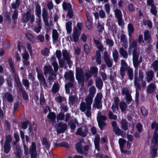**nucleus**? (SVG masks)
<instances>
[{
	"instance_id": "obj_1",
	"label": "nucleus",
	"mask_w": 158,
	"mask_h": 158,
	"mask_svg": "<svg viewBox=\"0 0 158 158\" xmlns=\"http://www.w3.org/2000/svg\"><path fill=\"white\" fill-rule=\"evenodd\" d=\"M94 44L97 46V48L98 50L96 52V62L98 64H100L101 63V52L104 49V46L102 43L98 40L94 39Z\"/></svg>"
},
{
	"instance_id": "obj_2",
	"label": "nucleus",
	"mask_w": 158,
	"mask_h": 158,
	"mask_svg": "<svg viewBox=\"0 0 158 158\" xmlns=\"http://www.w3.org/2000/svg\"><path fill=\"white\" fill-rule=\"evenodd\" d=\"M31 10L29 9L23 14L22 21L23 23H27L29 20L31 23H33L34 22L35 16L33 14L31 15Z\"/></svg>"
},
{
	"instance_id": "obj_3",
	"label": "nucleus",
	"mask_w": 158,
	"mask_h": 158,
	"mask_svg": "<svg viewBox=\"0 0 158 158\" xmlns=\"http://www.w3.org/2000/svg\"><path fill=\"white\" fill-rule=\"evenodd\" d=\"M139 54L137 52V49H134L132 52L133 63L135 68L138 67L142 62V57L140 56L139 59Z\"/></svg>"
},
{
	"instance_id": "obj_4",
	"label": "nucleus",
	"mask_w": 158,
	"mask_h": 158,
	"mask_svg": "<svg viewBox=\"0 0 158 158\" xmlns=\"http://www.w3.org/2000/svg\"><path fill=\"white\" fill-rule=\"evenodd\" d=\"M144 76L142 70L140 69L139 70V77L138 78V73L135 72L134 75V84L135 86H136L137 88L138 89H140V85L139 82H140L143 78Z\"/></svg>"
},
{
	"instance_id": "obj_5",
	"label": "nucleus",
	"mask_w": 158,
	"mask_h": 158,
	"mask_svg": "<svg viewBox=\"0 0 158 158\" xmlns=\"http://www.w3.org/2000/svg\"><path fill=\"white\" fill-rule=\"evenodd\" d=\"M117 123L115 121H113L111 123L112 126L113 127V130L115 134L118 136L121 135L123 138L126 137V134L125 132L121 130L120 129L117 127Z\"/></svg>"
},
{
	"instance_id": "obj_6",
	"label": "nucleus",
	"mask_w": 158,
	"mask_h": 158,
	"mask_svg": "<svg viewBox=\"0 0 158 158\" xmlns=\"http://www.w3.org/2000/svg\"><path fill=\"white\" fill-rule=\"evenodd\" d=\"M62 7L63 9L66 11L68 9L67 15L70 18H72L73 16V11L72 9V6L70 3H67L65 1L63 2L62 4Z\"/></svg>"
},
{
	"instance_id": "obj_7",
	"label": "nucleus",
	"mask_w": 158,
	"mask_h": 158,
	"mask_svg": "<svg viewBox=\"0 0 158 158\" xmlns=\"http://www.w3.org/2000/svg\"><path fill=\"white\" fill-rule=\"evenodd\" d=\"M152 129L155 128L153 134V139L154 140L155 144H157L158 143V123H156L155 121L152 123L151 125Z\"/></svg>"
},
{
	"instance_id": "obj_8",
	"label": "nucleus",
	"mask_w": 158,
	"mask_h": 158,
	"mask_svg": "<svg viewBox=\"0 0 158 158\" xmlns=\"http://www.w3.org/2000/svg\"><path fill=\"white\" fill-rule=\"evenodd\" d=\"M35 15L38 18L37 21V25L41 26V7L40 5L38 3H37L35 5Z\"/></svg>"
},
{
	"instance_id": "obj_9",
	"label": "nucleus",
	"mask_w": 158,
	"mask_h": 158,
	"mask_svg": "<svg viewBox=\"0 0 158 158\" xmlns=\"http://www.w3.org/2000/svg\"><path fill=\"white\" fill-rule=\"evenodd\" d=\"M103 58L108 68L112 67L113 65V60L110 59L108 52L105 51L104 53Z\"/></svg>"
},
{
	"instance_id": "obj_10",
	"label": "nucleus",
	"mask_w": 158,
	"mask_h": 158,
	"mask_svg": "<svg viewBox=\"0 0 158 158\" xmlns=\"http://www.w3.org/2000/svg\"><path fill=\"white\" fill-rule=\"evenodd\" d=\"M147 4L148 5L151 6L150 12L152 15L156 16L157 13V11L156 10V6L154 4V0H147Z\"/></svg>"
},
{
	"instance_id": "obj_11",
	"label": "nucleus",
	"mask_w": 158,
	"mask_h": 158,
	"mask_svg": "<svg viewBox=\"0 0 158 158\" xmlns=\"http://www.w3.org/2000/svg\"><path fill=\"white\" fill-rule=\"evenodd\" d=\"M42 16L43 22L45 25L46 26H49V24L48 22L49 15L47 10L44 7L42 9Z\"/></svg>"
},
{
	"instance_id": "obj_12",
	"label": "nucleus",
	"mask_w": 158,
	"mask_h": 158,
	"mask_svg": "<svg viewBox=\"0 0 158 158\" xmlns=\"http://www.w3.org/2000/svg\"><path fill=\"white\" fill-rule=\"evenodd\" d=\"M29 152L31 158H37V152L36 151V145L34 142H32L30 149Z\"/></svg>"
},
{
	"instance_id": "obj_13",
	"label": "nucleus",
	"mask_w": 158,
	"mask_h": 158,
	"mask_svg": "<svg viewBox=\"0 0 158 158\" xmlns=\"http://www.w3.org/2000/svg\"><path fill=\"white\" fill-rule=\"evenodd\" d=\"M58 127L59 128L57 129V132L59 134L64 133L67 128V125L62 122L58 123Z\"/></svg>"
},
{
	"instance_id": "obj_14",
	"label": "nucleus",
	"mask_w": 158,
	"mask_h": 158,
	"mask_svg": "<svg viewBox=\"0 0 158 158\" xmlns=\"http://www.w3.org/2000/svg\"><path fill=\"white\" fill-rule=\"evenodd\" d=\"M64 77L65 80L70 82H74V77L73 72L71 70L65 72L64 75Z\"/></svg>"
},
{
	"instance_id": "obj_15",
	"label": "nucleus",
	"mask_w": 158,
	"mask_h": 158,
	"mask_svg": "<svg viewBox=\"0 0 158 158\" xmlns=\"http://www.w3.org/2000/svg\"><path fill=\"white\" fill-rule=\"evenodd\" d=\"M156 88V85L154 83H151L148 86L147 92L148 94H151L153 93Z\"/></svg>"
},
{
	"instance_id": "obj_16",
	"label": "nucleus",
	"mask_w": 158,
	"mask_h": 158,
	"mask_svg": "<svg viewBox=\"0 0 158 158\" xmlns=\"http://www.w3.org/2000/svg\"><path fill=\"white\" fill-rule=\"evenodd\" d=\"M36 71L37 73V78L38 80L45 85H47V83L43 74L41 73H39V71L37 69H36Z\"/></svg>"
},
{
	"instance_id": "obj_17",
	"label": "nucleus",
	"mask_w": 158,
	"mask_h": 158,
	"mask_svg": "<svg viewBox=\"0 0 158 158\" xmlns=\"http://www.w3.org/2000/svg\"><path fill=\"white\" fill-rule=\"evenodd\" d=\"M95 85L99 89H101L103 85V81L100 77H97L95 79Z\"/></svg>"
},
{
	"instance_id": "obj_18",
	"label": "nucleus",
	"mask_w": 158,
	"mask_h": 158,
	"mask_svg": "<svg viewBox=\"0 0 158 158\" xmlns=\"http://www.w3.org/2000/svg\"><path fill=\"white\" fill-rule=\"evenodd\" d=\"M42 144L43 145L45 146L46 149L49 150L51 146V143L49 140H48L45 137H44L41 141Z\"/></svg>"
},
{
	"instance_id": "obj_19",
	"label": "nucleus",
	"mask_w": 158,
	"mask_h": 158,
	"mask_svg": "<svg viewBox=\"0 0 158 158\" xmlns=\"http://www.w3.org/2000/svg\"><path fill=\"white\" fill-rule=\"evenodd\" d=\"M154 75V73L152 70L148 71L146 73L147 81L148 82L151 81L153 80Z\"/></svg>"
},
{
	"instance_id": "obj_20",
	"label": "nucleus",
	"mask_w": 158,
	"mask_h": 158,
	"mask_svg": "<svg viewBox=\"0 0 158 158\" xmlns=\"http://www.w3.org/2000/svg\"><path fill=\"white\" fill-rule=\"evenodd\" d=\"M80 35V33L77 28H75L73 31V41L77 43L78 41Z\"/></svg>"
},
{
	"instance_id": "obj_21",
	"label": "nucleus",
	"mask_w": 158,
	"mask_h": 158,
	"mask_svg": "<svg viewBox=\"0 0 158 158\" xmlns=\"http://www.w3.org/2000/svg\"><path fill=\"white\" fill-rule=\"evenodd\" d=\"M82 147V145L80 143L78 142L75 144V148L77 152L81 155L84 154Z\"/></svg>"
},
{
	"instance_id": "obj_22",
	"label": "nucleus",
	"mask_w": 158,
	"mask_h": 158,
	"mask_svg": "<svg viewBox=\"0 0 158 158\" xmlns=\"http://www.w3.org/2000/svg\"><path fill=\"white\" fill-rule=\"evenodd\" d=\"M56 114L54 112H49L48 116L47 118L50 119L53 123H56Z\"/></svg>"
},
{
	"instance_id": "obj_23",
	"label": "nucleus",
	"mask_w": 158,
	"mask_h": 158,
	"mask_svg": "<svg viewBox=\"0 0 158 158\" xmlns=\"http://www.w3.org/2000/svg\"><path fill=\"white\" fill-rule=\"evenodd\" d=\"M144 35V40L148 41L147 44L149 43L152 40V37L150 34L149 31L148 30L145 31Z\"/></svg>"
},
{
	"instance_id": "obj_24",
	"label": "nucleus",
	"mask_w": 158,
	"mask_h": 158,
	"mask_svg": "<svg viewBox=\"0 0 158 158\" xmlns=\"http://www.w3.org/2000/svg\"><path fill=\"white\" fill-rule=\"evenodd\" d=\"M88 130H87L86 132H84L82 131V129L81 127H79L76 132V134L77 135H80L83 137H85L87 136V132Z\"/></svg>"
},
{
	"instance_id": "obj_25",
	"label": "nucleus",
	"mask_w": 158,
	"mask_h": 158,
	"mask_svg": "<svg viewBox=\"0 0 158 158\" xmlns=\"http://www.w3.org/2000/svg\"><path fill=\"white\" fill-rule=\"evenodd\" d=\"M25 36L32 43H34L36 41L35 37L31 34L27 33L25 34Z\"/></svg>"
},
{
	"instance_id": "obj_26",
	"label": "nucleus",
	"mask_w": 158,
	"mask_h": 158,
	"mask_svg": "<svg viewBox=\"0 0 158 158\" xmlns=\"http://www.w3.org/2000/svg\"><path fill=\"white\" fill-rule=\"evenodd\" d=\"M89 71L94 77H97L98 72V69L97 67L95 66H92L91 67Z\"/></svg>"
},
{
	"instance_id": "obj_27",
	"label": "nucleus",
	"mask_w": 158,
	"mask_h": 158,
	"mask_svg": "<svg viewBox=\"0 0 158 158\" xmlns=\"http://www.w3.org/2000/svg\"><path fill=\"white\" fill-rule=\"evenodd\" d=\"M5 99H6L7 101L9 102H12L13 100V97L12 94L9 92L5 93L4 96Z\"/></svg>"
},
{
	"instance_id": "obj_28",
	"label": "nucleus",
	"mask_w": 158,
	"mask_h": 158,
	"mask_svg": "<svg viewBox=\"0 0 158 158\" xmlns=\"http://www.w3.org/2000/svg\"><path fill=\"white\" fill-rule=\"evenodd\" d=\"M19 90L21 93L23 99L24 100H28L29 99L28 96L24 89H23L22 87L19 89Z\"/></svg>"
},
{
	"instance_id": "obj_29",
	"label": "nucleus",
	"mask_w": 158,
	"mask_h": 158,
	"mask_svg": "<svg viewBox=\"0 0 158 158\" xmlns=\"http://www.w3.org/2000/svg\"><path fill=\"white\" fill-rule=\"evenodd\" d=\"M60 89V85L58 83H54L53 85L51 90L52 93L56 94Z\"/></svg>"
},
{
	"instance_id": "obj_30",
	"label": "nucleus",
	"mask_w": 158,
	"mask_h": 158,
	"mask_svg": "<svg viewBox=\"0 0 158 158\" xmlns=\"http://www.w3.org/2000/svg\"><path fill=\"white\" fill-rule=\"evenodd\" d=\"M72 22L71 21H68L66 23V28L67 33L70 34L71 33L72 31Z\"/></svg>"
},
{
	"instance_id": "obj_31",
	"label": "nucleus",
	"mask_w": 158,
	"mask_h": 158,
	"mask_svg": "<svg viewBox=\"0 0 158 158\" xmlns=\"http://www.w3.org/2000/svg\"><path fill=\"white\" fill-rule=\"evenodd\" d=\"M120 54L124 58L127 59L128 57V53L126 50L123 48H120L119 50Z\"/></svg>"
},
{
	"instance_id": "obj_32",
	"label": "nucleus",
	"mask_w": 158,
	"mask_h": 158,
	"mask_svg": "<svg viewBox=\"0 0 158 158\" xmlns=\"http://www.w3.org/2000/svg\"><path fill=\"white\" fill-rule=\"evenodd\" d=\"M121 127L125 131L128 129V123L126 119H123L121 121Z\"/></svg>"
},
{
	"instance_id": "obj_33",
	"label": "nucleus",
	"mask_w": 158,
	"mask_h": 158,
	"mask_svg": "<svg viewBox=\"0 0 158 158\" xmlns=\"http://www.w3.org/2000/svg\"><path fill=\"white\" fill-rule=\"evenodd\" d=\"M127 29L128 35L130 37H131L134 31V28L133 25L131 23H129L128 25Z\"/></svg>"
},
{
	"instance_id": "obj_34",
	"label": "nucleus",
	"mask_w": 158,
	"mask_h": 158,
	"mask_svg": "<svg viewBox=\"0 0 158 158\" xmlns=\"http://www.w3.org/2000/svg\"><path fill=\"white\" fill-rule=\"evenodd\" d=\"M52 38L54 42L56 41L58 38V33L57 31L55 29L52 30Z\"/></svg>"
},
{
	"instance_id": "obj_35",
	"label": "nucleus",
	"mask_w": 158,
	"mask_h": 158,
	"mask_svg": "<svg viewBox=\"0 0 158 158\" xmlns=\"http://www.w3.org/2000/svg\"><path fill=\"white\" fill-rule=\"evenodd\" d=\"M93 97L89 95V97H86L85 99V101L86 103L89 107H91V105L92 103Z\"/></svg>"
},
{
	"instance_id": "obj_36",
	"label": "nucleus",
	"mask_w": 158,
	"mask_h": 158,
	"mask_svg": "<svg viewBox=\"0 0 158 158\" xmlns=\"http://www.w3.org/2000/svg\"><path fill=\"white\" fill-rule=\"evenodd\" d=\"M15 78L17 87L19 88V89L22 88L23 86L21 85V83L20 81V79L18 75L16 74H15Z\"/></svg>"
},
{
	"instance_id": "obj_37",
	"label": "nucleus",
	"mask_w": 158,
	"mask_h": 158,
	"mask_svg": "<svg viewBox=\"0 0 158 158\" xmlns=\"http://www.w3.org/2000/svg\"><path fill=\"white\" fill-rule=\"evenodd\" d=\"M62 51V55L64 60L71 58L70 54L67 50H63Z\"/></svg>"
},
{
	"instance_id": "obj_38",
	"label": "nucleus",
	"mask_w": 158,
	"mask_h": 158,
	"mask_svg": "<svg viewBox=\"0 0 158 158\" xmlns=\"http://www.w3.org/2000/svg\"><path fill=\"white\" fill-rule=\"evenodd\" d=\"M8 63L11 71L14 73H15V69L14 67L13 62L11 57H9L8 59Z\"/></svg>"
},
{
	"instance_id": "obj_39",
	"label": "nucleus",
	"mask_w": 158,
	"mask_h": 158,
	"mask_svg": "<svg viewBox=\"0 0 158 158\" xmlns=\"http://www.w3.org/2000/svg\"><path fill=\"white\" fill-rule=\"evenodd\" d=\"M88 109V107L86 103L84 102H82L80 103V109L82 112H84Z\"/></svg>"
},
{
	"instance_id": "obj_40",
	"label": "nucleus",
	"mask_w": 158,
	"mask_h": 158,
	"mask_svg": "<svg viewBox=\"0 0 158 158\" xmlns=\"http://www.w3.org/2000/svg\"><path fill=\"white\" fill-rule=\"evenodd\" d=\"M118 143L119 145V148L120 149H121L122 150L123 148H124L125 145L126 144L127 142L125 139L120 138L118 140Z\"/></svg>"
},
{
	"instance_id": "obj_41",
	"label": "nucleus",
	"mask_w": 158,
	"mask_h": 158,
	"mask_svg": "<svg viewBox=\"0 0 158 158\" xmlns=\"http://www.w3.org/2000/svg\"><path fill=\"white\" fill-rule=\"evenodd\" d=\"M157 149L155 146L152 147L151 152L152 158H155L157 156Z\"/></svg>"
},
{
	"instance_id": "obj_42",
	"label": "nucleus",
	"mask_w": 158,
	"mask_h": 158,
	"mask_svg": "<svg viewBox=\"0 0 158 158\" xmlns=\"http://www.w3.org/2000/svg\"><path fill=\"white\" fill-rule=\"evenodd\" d=\"M96 91V89L94 86H91L89 88V95L94 97Z\"/></svg>"
},
{
	"instance_id": "obj_43",
	"label": "nucleus",
	"mask_w": 158,
	"mask_h": 158,
	"mask_svg": "<svg viewBox=\"0 0 158 158\" xmlns=\"http://www.w3.org/2000/svg\"><path fill=\"white\" fill-rule=\"evenodd\" d=\"M120 108L122 112H124L126 110L127 108V104L124 102H121L119 104Z\"/></svg>"
},
{
	"instance_id": "obj_44",
	"label": "nucleus",
	"mask_w": 158,
	"mask_h": 158,
	"mask_svg": "<svg viewBox=\"0 0 158 158\" xmlns=\"http://www.w3.org/2000/svg\"><path fill=\"white\" fill-rule=\"evenodd\" d=\"M76 78L79 84H81V85H84L85 78L83 76L76 77Z\"/></svg>"
},
{
	"instance_id": "obj_45",
	"label": "nucleus",
	"mask_w": 158,
	"mask_h": 158,
	"mask_svg": "<svg viewBox=\"0 0 158 158\" xmlns=\"http://www.w3.org/2000/svg\"><path fill=\"white\" fill-rule=\"evenodd\" d=\"M71 123L70 124V128L71 130H74L76 127V125L78 124L77 120L75 119L74 121L71 120L70 121Z\"/></svg>"
},
{
	"instance_id": "obj_46",
	"label": "nucleus",
	"mask_w": 158,
	"mask_h": 158,
	"mask_svg": "<svg viewBox=\"0 0 158 158\" xmlns=\"http://www.w3.org/2000/svg\"><path fill=\"white\" fill-rule=\"evenodd\" d=\"M65 115L64 113L60 112L56 115L57 121H62L64 119Z\"/></svg>"
},
{
	"instance_id": "obj_47",
	"label": "nucleus",
	"mask_w": 158,
	"mask_h": 158,
	"mask_svg": "<svg viewBox=\"0 0 158 158\" xmlns=\"http://www.w3.org/2000/svg\"><path fill=\"white\" fill-rule=\"evenodd\" d=\"M92 22V21H86L85 23V27L89 31H91L93 30Z\"/></svg>"
},
{
	"instance_id": "obj_48",
	"label": "nucleus",
	"mask_w": 158,
	"mask_h": 158,
	"mask_svg": "<svg viewBox=\"0 0 158 158\" xmlns=\"http://www.w3.org/2000/svg\"><path fill=\"white\" fill-rule=\"evenodd\" d=\"M52 71V68L51 65L45 66L44 67V74L50 73Z\"/></svg>"
},
{
	"instance_id": "obj_49",
	"label": "nucleus",
	"mask_w": 158,
	"mask_h": 158,
	"mask_svg": "<svg viewBox=\"0 0 158 158\" xmlns=\"http://www.w3.org/2000/svg\"><path fill=\"white\" fill-rule=\"evenodd\" d=\"M127 74L129 77V79L131 80H133V72L132 69L131 68H129L127 70Z\"/></svg>"
},
{
	"instance_id": "obj_50",
	"label": "nucleus",
	"mask_w": 158,
	"mask_h": 158,
	"mask_svg": "<svg viewBox=\"0 0 158 158\" xmlns=\"http://www.w3.org/2000/svg\"><path fill=\"white\" fill-rule=\"evenodd\" d=\"M135 88L136 89V93L135 94V101L137 104H138L139 102V91L141 89V87H140V89H138L137 88L136 86H135Z\"/></svg>"
},
{
	"instance_id": "obj_51",
	"label": "nucleus",
	"mask_w": 158,
	"mask_h": 158,
	"mask_svg": "<svg viewBox=\"0 0 158 158\" xmlns=\"http://www.w3.org/2000/svg\"><path fill=\"white\" fill-rule=\"evenodd\" d=\"M113 58L115 62L116 63L118 60V53L117 50H114L112 53Z\"/></svg>"
},
{
	"instance_id": "obj_52",
	"label": "nucleus",
	"mask_w": 158,
	"mask_h": 158,
	"mask_svg": "<svg viewBox=\"0 0 158 158\" xmlns=\"http://www.w3.org/2000/svg\"><path fill=\"white\" fill-rule=\"evenodd\" d=\"M115 15L117 19L122 18V15L121 11L119 9H116L115 11Z\"/></svg>"
},
{
	"instance_id": "obj_53",
	"label": "nucleus",
	"mask_w": 158,
	"mask_h": 158,
	"mask_svg": "<svg viewBox=\"0 0 158 158\" xmlns=\"http://www.w3.org/2000/svg\"><path fill=\"white\" fill-rule=\"evenodd\" d=\"M20 4V0H15V2H13L11 4V7L12 9H17Z\"/></svg>"
},
{
	"instance_id": "obj_54",
	"label": "nucleus",
	"mask_w": 158,
	"mask_h": 158,
	"mask_svg": "<svg viewBox=\"0 0 158 158\" xmlns=\"http://www.w3.org/2000/svg\"><path fill=\"white\" fill-rule=\"evenodd\" d=\"M93 106L98 109H101L102 108V102L101 101H95V103Z\"/></svg>"
},
{
	"instance_id": "obj_55",
	"label": "nucleus",
	"mask_w": 158,
	"mask_h": 158,
	"mask_svg": "<svg viewBox=\"0 0 158 158\" xmlns=\"http://www.w3.org/2000/svg\"><path fill=\"white\" fill-rule=\"evenodd\" d=\"M152 66L155 71H157L158 70V60L154 61L152 64Z\"/></svg>"
},
{
	"instance_id": "obj_56",
	"label": "nucleus",
	"mask_w": 158,
	"mask_h": 158,
	"mask_svg": "<svg viewBox=\"0 0 158 158\" xmlns=\"http://www.w3.org/2000/svg\"><path fill=\"white\" fill-rule=\"evenodd\" d=\"M141 112L143 116L146 117L148 115V110L144 106L141 107L140 109Z\"/></svg>"
},
{
	"instance_id": "obj_57",
	"label": "nucleus",
	"mask_w": 158,
	"mask_h": 158,
	"mask_svg": "<svg viewBox=\"0 0 158 158\" xmlns=\"http://www.w3.org/2000/svg\"><path fill=\"white\" fill-rule=\"evenodd\" d=\"M97 29L98 31L99 32H102V31L104 30L103 23L101 24L99 22H98L97 25Z\"/></svg>"
},
{
	"instance_id": "obj_58",
	"label": "nucleus",
	"mask_w": 158,
	"mask_h": 158,
	"mask_svg": "<svg viewBox=\"0 0 158 158\" xmlns=\"http://www.w3.org/2000/svg\"><path fill=\"white\" fill-rule=\"evenodd\" d=\"M40 104L41 105H44L45 103V99L44 98V94L43 93H41L40 95Z\"/></svg>"
},
{
	"instance_id": "obj_59",
	"label": "nucleus",
	"mask_w": 158,
	"mask_h": 158,
	"mask_svg": "<svg viewBox=\"0 0 158 158\" xmlns=\"http://www.w3.org/2000/svg\"><path fill=\"white\" fill-rule=\"evenodd\" d=\"M83 49L86 55H88L89 53L90 52V49L89 46L87 44H85L83 47Z\"/></svg>"
},
{
	"instance_id": "obj_60",
	"label": "nucleus",
	"mask_w": 158,
	"mask_h": 158,
	"mask_svg": "<svg viewBox=\"0 0 158 158\" xmlns=\"http://www.w3.org/2000/svg\"><path fill=\"white\" fill-rule=\"evenodd\" d=\"M83 71L81 68L77 69L76 70V77L83 76Z\"/></svg>"
},
{
	"instance_id": "obj_61",
	"label": "nucleus",
	"mask_w": 158,
	"mask_h": 158,
	"mask_svg": "<svg viewBox=\"0 0 158 158\" xmlns=\"http://www.w3.org/2000/svg\"><path fill=\"white\" fill-rule=\"evenodd\" d=\"M16 156L18 158H20L21 154V150L20 146L19 145H17L16 147Z\"/></svg>"
},
{
	"instance_id": "obj_62",
	"label": "nucleus",
	"mask_w": 158,
	"mask_h": 158,
	"mask_svg": "<svg viewBox=\"0 0 158 158\" xmlns=\"http://www.w3.org/2000/svg\"><path fill=\"white\" fill-rule=\"evenodd\" d=\"M14 11L12 15V18L13 20L16 19L18 16V11L17 9H13Z\"/></svg>"
},
{
	"instance_id": "obj_63",
	"label": "nucleus",
	"mask_w": 158,
	"mask_h": 158,
	"mask_svg": "<svg viewBox=\"0 0 158 158\" xmlns=\"http://www.w3.org/2000/svg\"><path fill=\"white\" fill-rule=\"evenodd\" d=\"M98 125L100 129L102 130L103 129V127L106 125V124L103 121H98Z\"/></svg>"
},
{
	"instance_id": "obj_64",
	"label": "nucleus",
	"mask_w": 158,
	"mask_h": 158,
	"mask_svg": "<svg viewBox=\"0 0 158 158\" xmlns=\"http://www.w3.org/2000/svg\"><path fill=\"white\" fill-rule=\"evenodd\" d=\"M23 85L28 89L30 88V84L29 81L27 79H23L22 80Z\"/></svg>"
}]
</instances>
